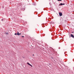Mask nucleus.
<instances>
[{
    "mask_svg": "<svg viewBox=\"0 0 74 74\" xmlns=\"http://www.w3.org/2000/svg\"><path fill=\"white\" fill-rule=\"evenodd\" d=\"M27 64L29 65V66H31L32 67H33V66H32V65L30 64L29 62L27 63Z\"/></svg>",
    "mask_w": 74,
    "mask_h": 74,
    "instance_id": "nucleus-1",
    "label": "nucleus"
},
{
    "mask_svg": "<svg viewBox=\"0 0 74 74\" xmlns=\"http://www.w3.org/2000/svg\"><path fill=\"white\" fill-rule=\"evenodd\" d=\"M17 35V34L15 33L14 34V35Z\"/></svg>",
    "mask_w": 74,
    "mask_h": 74,
    "instance_id": "nucleus-8",
    "label": "nucleus"
},
{
    "mask_svg": "<svg viewBox=\"0 0 74 74\" xmlns=\"http://www.w3.org/2000/svg\"><path fill=\"white\" fill-rule=\"evenodd\" d=\"M33 56H34V54H33Z\"/></svg>",
    "mask_w": 74,
    "mask_h": 74,
    "instance_id": "nucleus-12",
    "label": "nucleus"
},
{
    "mask_svg": "<svg viewBox=\"0 0 74 74\" xmlns=\"http://www.w3.org/2000/svg\"><path fill=\"white\" fill-rule=\"evenodd\" d=\"M59 16H62V12L61 13H59Z\"/></svg>",
    "mask_w": 74,
    "mask_h": 74,
    "instance_id": "nucleus-2",
    "label": "nucleus"
},
{
    "mask_svg": "<svg viewBox=\"0 0 74 74\" xmlns=\"http://www.w3.org/2000/svg\"><path fill=\"white\" fill-rule=\"evenodd\" d=\"M5 34H6V35H8V33H5Z\"/></svg>",
    "mask_w": 74,
    "mask_h": 74,
    "instance_id": "nucleus-5",
    "label": "nucleus"
},
{
    "mask_svg": "<svg viewBox=\"0 0 74 74\" xmlns=\"http://www.w3.org/2000/svg\"><path fill=\"white\" fill-rule=\"evenodd\" d=\"M58 1H62V0H58Z\"/></svg>",
    "mask_w": 74,
    "mask_h": 74,
    "instance_id": "nucleus-7",
    "label": "nucleus"
},
{
    "mask_svg": "<svg viewBox=\"0 0 74 74\" xmlns=\"http://www.w3.org/2000/svg\"><path fill=\"white\" fill-rule=\"evenodd\" d=\"M71 37H73V38H74V35H73V34H71Z\"/></svg>",
    "mask_w": 74,
    "mask_h": 74,
    "instance_id": "nucleus-4",
    "label": "nucleus"
},
{
    "mask_svg": "<svg viewBox=\"0 0 74 74\" xmlns=\"http://www.w3.org/2000/svg\"><path fill=\"white\" fill-rule=\"evenodd\" d=\"M3 19H2V20H1V21H3Z\"/></svg>",
    "mask_w": 74,
    "mask_h": 74,
    "instance_id": "nucleus-9",
    "label": "nucleus"
},
{
    "mask_svg": "<svg viewBox=\"0 0 74 74\" xmlns=\"http://www.w3.org/2000/svg\"><path fill=\"white\" fill-rule=\"evenodd\" d=\"M20 34H19V33L18 32H17V35H18V36H19V35H20Z\"/></svg>",
    "mask_w": 74,
    "mask_h": 74,
    "instance_id": "nucleus-3",
    "label": "nucleus"
},
{
    "mask_svg": "<svg viewBox=\"0 0 74 74\" xmlns=\"http://www.w3.org/2000/svg\"><path fill=\"white\" fill-rule=\"evenodd\" d=\"M65 5V4L64 3L62 4V5Z\"/></svg>",
    "mask_w": 74,
    "mask_h": 74,
    "instance_id": "nucleus-10",
    "label": "nucleus"
},
{
    "mask_svg": "<svg viewBox=\"0 0 74 74\" xmlns=\"http://www.w3.org/2000/svg\"><path fill=\"white\" fill-rule=\"evenodd\" d=\"M21 37H24V36H22Z\"/></svg>",
    "mask_w": 74,
    "mask_h": 74,
    "instance_id": "nucleus-11",
    "label": "nucleus"
},
{
    "mask_svg": "<svg viewBox=\"0 0 74 74\" xmlns=\"http://www.w3.org/2000/svg\"><path fill=\"white\" fill-rule=\"evenodd\" d=\"M60 5H63V3H61L60 4Z\"/></svg>",
    "mask_w": 74,
    "mask_h": 74,
    "instance_id": "nucleus-6",
    "label": "nucleus"
}]
</instances>
